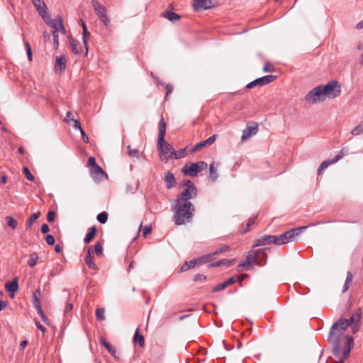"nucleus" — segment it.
<instances>
[{
  "label": "nucleus",
  "instance_id": "27",
  "mask_svg": "<svg viewBox=\"0 0 363 363\" xmlns=\"http://www.w3.org/2000/svg\"><path fill=\"white\" fill-rule=\"evenodd\" d=\"M96 233H97V229H96V225H94L91 228H90L89 230V232L87 233V234L86 235V236L84 239V242L86 244L89 243L93 240V238L96 235Z\"/></svg>",
  "mask_w": 363,
  "mask_h": 363
},
{
  "label": "nucleus",
  "instance_id": "22",
  "mask_svg": "<svg viewBox=\"0 0 363 363\" xmlns=\"http://www.w3.org/2000/svg\"><path fill=\"white\" fill-rule=\"evenodd\" d=\"M69 44L71 46V50L73 53L75 55H78L82 52V46L79 41L74 40L73 38L70 37L69 38Z\"/></svg>",
  "mask_w": 363,
  "mask_h": 363
},
{
  "label": "nucleus",
  "instance_id": "63",
  "mask_svg": "<svg viewBox=\"0 0 363 363\" xmlns=\"http://www.w3.org/2000/svg\"><path fill=\"white\" fill-rule=\"evenodd\" d=\"M152 231V228L150 225H146L145 226V228H143V235L144 237H146L147 235H149Z\"/></svg>",
  "mask_w": 363,
  "mask_h": 363
},
{
  "label": "nucleus",
  "instance_id": "25",
  "mask_svg": "<svg viewBox=\"0 0 363 363\" xmlns=\"http://www.w3.org/2000/svg\"><path fill=\"white\" fill-rule=\"evenodd\" d=\"M67 65V59L65 55H61L60 57H56V65L55 69H57V67H60V69L61 72H64L66 69Z\"/></svg>",
  "mask_w": 363,
  "mask_h": 363
},
{
  "label": "nucleus",
  "instance_id": "50",
  "mask_svg": "<svg viewBox=\"0 0 363 363\" xmlns=\"http://www.w3.org/2000/svg\"><path fill=\"white\" fill-rule=\"evenodd\" d=\"M105 311L104 308H97L96 311V317L99 320H104L105 319L104 317Z\"/></svg>",
  "mask_w": 363,
  "mask_h": 363
},
{
  "label": "nucleus",
  "instance_id": "48",
  "mask_svg": "<svg viewBox=\"0 0 363 363\" xmlns=\"http://www.w3.org/2000/svg\"><path fill=\"white\" fill-rule=\"evenodd\" d=\"M127 149H128V154L129 155L130 157H136V158L140 157V152L138 150H136V149L132 150L130 145H128Z\"/></svg>",
  "mask_w": 363,
  "mask_h": 363
},
{
  "label": "nucleus",
  "instance_id": "4",
  "mask_svg": "<svg viewBox=\"0 0 363 363\" xmlns=\"http://www.w3.org/2000/svg\"><path fill=\"white\" fill-rule=\"evenodd\" d=\"M159 133L157 137V149L160 153V157L162 161L167 162L169 158L173 157L174 149L173 147L165 142L164 137L166 134L167 123L163 117L159 121Z\"/></svg>",
  "mask_w": 363,
  "mask_h": 363
},
{
  "label": "nucleus",
  "instance_id": "36",
  "mask_svg": "<svg viewBox=\"0 0 363 363\" xmlns=\"http://www.w3.org/2000/svg\"><path fill=\"white\" fill-rule=\"evenodd\" d=\"M134 342H138L140 347H143L145 345V339L144 337L139 333V329L137 328L134 335Z\"/></svg>",
  "mask_w": 363,
  "mask_h": 363
},
{
  "label": "nucleus",
  "instance_id": "40",
  "mask_svg": "<svg viewBox=\"0 0 363 363\" xmlns=\"http://www.w3.org/2000/svg\"><path fill=\"white\" fill-rule=\"evenodd\" d=\"M333 161V159L332 160H324L320 164V166L318 167V175L320 174L321 172L325 169V168H327L330 164H334L335 163V162H332Z\"/></svg>",
  "mask_w": 363,
  "mask_h": 363
},
{
  "label": "nucleus",
  "instance_id": "14",
  "mask_svg": "<svg viewBox=\"0 0 363 363\" xmlns=\"http://www.w3.org/2000/svg\"><path fill=\"white\" fill-rule=\"evenodd\" d=\"M94 250L91 246H89L87 250V253L84 257V261L86 264L88 266L89 269L94 270H98L97 265L94 262Z\"/></svg>",
  "mask_w": 363,
  "mask_h": 363
},
{
  "label": "nucleus",
  "instance_id": "33",
  "mask_svg": "<svg viewBox=\"0 0 363 363\" xmlns=\"http://www.w3.org/2000/svg\"><path fill=\"white\" fill-rule=\"evenodd\" d=\"M209 178L215 182L218 179L217 168L215 167L214 163L210 164L209 167Z\"/></svg>",
  "mask_w": 363,
  "mask_h": 363
},
{
  "label": "nucleus",
  "instance_id": "39",
  "mask_svg": "<svg viewBox=\"0 0 363 363\" xmlns=\"http://www.w3.org/2000/svg\"><path fill=\"white\" fill-rule=\"evenodd\" d=\"M91 35V33L88 30L87 28H84V30H83L82 33V40L84 45L86 48V55L88 53V45H87V38H89Z\"/></svg>",
  "mask_w": 363,
  "mask_h": 363
},
{
  "label": "nucleus",
  "instance_id": "53",
  "mask_svg": "<svg viewBox=\"0 0 363 363\" xmlns=\"http://www.w3.org/2000/svg\"><path fill=\"white\" fill-rule=\"evenodd\" d=\"M175 155H173V157H174L176 159H180L184 157L186 155L185 149H181L178 151H176L174 150Z\"/></svg>",
  "mask_w": 363,
  "mask_h": 363
},
{
  "label": "nucleus",
  "instance_id": "52",
  "mask_svg": "<svg viewBox=\"0 0 363 363\" xmlns=\"http://www.w3.org/2000/svg\"><path fill=\"white\" fill-rule=\"evenodd\" d=\"M53 44L55 49H57L59 46V35L57 30H52Z\"/></svg>",
  "mask_w": 363,
  "mask_h": 363
},
{
  "label": "nucleus",
  "instance_id": "6",
  "mask_svg": "<svg viewBox=\"0 0 363 363\" xmlns=\"http://www.w3.org/2000/svg\"><path fill=\"white\" fill-rule=\"evenodd\" d=\"M325 99L326 98L334 99L340 95L341 86L337 81H330L325 85H320Z\"/></svg>",
  "mask_w": 363,
  "mask_h": 363
},
{
  "label": "nucleus",
  "instance_id": "61",
  "mask_svg": "<svg viewBox=\"0 0 363 363\" xmlns=\"http://www.w3.org/2000/svg\"><path fill=\"white\" fill-rule=\"evenodd\" d=\"M166 89V94H165V99H167V96L172 94L173 91V86L172 84H168L165 86Z\"/></svg>",
  "mask_w": 363,
  "mask_h": 363
},
{
  "label": "nucleus",
  "instance_id": "56",
  "mask_svg": "<svg viewBox=\"0 0 363 363\" xmlns=\"http://www.w3.org/2000/svg\"><path fill=\"white\" fill-rule=\"evenodd\" d=\"M94 252L97 255H99L101 254H102V252H103V247L101 245V243L99 242H96L95 245H94Z\"/></svg>",
  "mask_w": 363,
  "mask_h": 363
},
{
  "label": "nucleus",
  "instance_id": "24",
  "mask_svg": "<svg viewBox=\"0 0 363 363\" xmlns=\"http://www.w3.org/2000/svg\"><path fill=\"white\" fill-rule=\"evenodd\" d=\"M233 262H234V259L230 260L228 259H220L219 261H217V262H215L213 263L208 264V267L212 268V267H220V266L229 267V266L232 265Z\"/></svg>",
  "mask_w": 363,
  "mask_h": 363
},
{
  "label": "nucleus",
  "instance_id": "12",
  "mask_svg": "<svg viewBox=\"0 0 363 363\" xmlns=\"http://www.w3.org/2000/svg\"><path fill=\"white\" fill-rule=\"evenodd\" d=\"M33 4L35 7L36 10L41 16V17L47 21V18H50L48 15V8L43 0H31Z\"/></svg>",
  "mask_w": 363,
  "mask_h": 363
},
{
  "label": "nucleus",
  "instance_id": "11",
  "mask_svg": "<svg viewBox=\"0 0 363 363\" xmlns=\"http://www.w3.org/2000/svg\"><path fill=\"white\" fill-rule=\"evenodd\" d=\"M258 131V124L255 122L248 123L247 127L242 130V140H245L255 135Z\"/></svg>",
  "mask_w": 363,
  "mask_h": 363
},
{
  "label": "nucleus",
  "instance_id": "42",
  "mask_svg": "<svg viewBox=\"0 0 363 363\" xmlns=\"http://www.w3.org/2000/svg\"><path fill=\"white\" fill-rule=\"evenodd\" d=\"M108 213L105 211H103L97 215L96 219L100 223L104 224L108 220Z\"/></svg>",
  "mask_w": 363,
  "mask_h": 363
},
{
  "label": "nucleus",
  "instance_id": "45",
  "mask_svg": "<svg viewBox=\"0 0 363 363\" xmlns=\"http://www.w3.org/2000/svg\"><path fill=\"white\" fill-rule=\"evenodd\" d=\"M352 135H359L363 133V121L361 122L351 131Z\"/></svg>",
  "mask_w": 363,
  "mask_h": 363
},
{
  "label": "nucleus",
  "instance_id": "32",
  "mask_svg": "<svg viewBox=\"0 0 363 363\" xmlns=\"http://www.w3.org/2000/svg\"><path fill=\"white\" fill-rule=\"evenodd\" d=\"M90 172H91V174L93 175V176H95V177H98L99 175H101V176H106V172L104 171V169L99 166V165H96L94 168H91L90 169Z\"/></svg>",
  "mask_w": 363,
  "mask_h": 363
},
{
  "label": "nucleus",
  "instance_id": "3",
  "mask_svg": "<svg viewBox=\"0 0 363 363\" xmlns=\"http://www.w3.org/2000/svg\"><path fill=\"white\" fill-rule=\"evenodd\" d=\"M269 247L262 249L251 250L248 252L246 258L237 266V271L240 272L242 268L246 270L250 269L252 264L262 267L267 264V252Z\"/></svg>",
  "mask_w": 363,
  "mask_h": 363
},
{
  "label": "nucleus",
  "instance_id": "55",
  "mask_svg": "<svg viewBox=\"0 0 363 363\" xmlns=\"http://www.w3.org/2000/svg\"><path fill=\"white\" fill-rule=\"evenodd\" d=\"M45 240L48 245H52L55 243V238L50 234H48L45 237Z\"/></svg>",
  "mask_w": 363,
  "mask_h": 363
},
{
  "label": "nucleus",
  "instance_id": "1",
  "mask_svg": "<svg viewBox=\"0 0 363 363\" xmlns=\"http://www.w3.org/2000/svg\"><path fill=\"white\" fill-rule=\"evenodd\" d=\"M174 213L172 220L177 225H182L191 221L195 207L191 202L174 201L172 203Z\"/></svg>",
  "mask_w": 363,
  "mask_h": 363
},
{
  "label": "nucleus",
  "instance_id": "37",
  "mask_svg": "<svg viewBox=\"0 0 363 363\" xmlns=\"http://www.w3.org/2000/svg\"><path fill=\"white\" fill-rule=\"evenodd\" d=\"M6 225L10 227L12 230H15L17 228L18 223L16 219L12 216H6L5 218Z\"/></svg>",
  "mask_w": 363,
  "mask_h": 363
},
{
  "label": "nucleus",
  "instance_id": "57",
  "mask_svg": "<svg viewBox=\"0 0 363 363\" xmlns=\"http://www.w3.org/2000/svg\"><path fill=\"white\" fill-rule=\"evenodd\" d=\"M181 186L182 187H184V188H187L189 186H196V185L189 179H186V180H184L182 183H181Z\"/></svg>",
  "mask_w": 363,
  "mask_h": 363
},
{
  "label": "nucleus",
  "instance_id": "41",
  "mask_svg": "<svg viewBox=\"0 0 363 363\" xmlns=\"http://www.w3.org/2000/svg\"><path fill=\"white\" fill-rule=\"evenodd\" d=\"M98 18L100 20V21L102 22L107 28H108L110 26V18L107 15V12L98 16Z\"/></svg>",
  "mask_w": 363,
  "mask_h": 363
},
{
  "label": "nucleus",
  "instance_id": "30",
  "mask_svg": "<svg viewBox=\"0 0 363 363\" xmlns=\"http://www.w3.org/2000/svg\"><path fill=\"white\" fill-rule=\"evenodd\" d=\"M353 275L351 272H347L346 279L342 288V293H345L350 288V285L352 284Z\"/></svg>",
  "mask_w": 363,
  "mask_h": 363
},
{
  "label": "nucleus",
  "instance_id": "58",
  "mask_svg": "<svg viewBox=\"0 0 363 363\" xmlns=\"http://www.w3.org/2000/svg\"><path fill=\"white\" fill-rule=\"evenodd\" d=\"M73 121H74V125H73L74 128L79 129L81 134H84V130L82 128L81 123H80L79 121L74 119Z\"/></svg>",
  "mask_w": 363,
  "mask_h": 363
},
{
  "label": "nucleus",
  "instance_id": "23",
  "mask_svg": "<svg viewBox=\"0 0 363 363\" xmlns=\"http://www.w3.org/2000/svg\"><path fill=\"white\" fill-rule=\"evenodd\" d=\"M361 316H362V311H361V309L359 308L353 313V314L350 318V319H347V320L349 323V325H352V324H358L359 322L360 321Z\"/></svg>",
  "mask_w": 363,
  "mask_h": 363
},
{
  "label": "nucleus",
  "instance_id": "47",
  "mask_svg": "<svg viewBox=\"0 0 363 363\" xmlns=\"http://www.w3.org/2000/svg\"><path fill=\"white\" fill-rule=\"evenodd\" d=\"M257 216H252L249 220H248V222L247 223V225H246V228H245V230H243L242 231V233H246L247 232H248L250 230V227L255 224L256 220H257Z\"/></svg>",
  "mask_w": 363,
  "mask_h": 363
},
{
  "label": "nucleus",
  "instance_id": "10",
  "mask_svg": "<svg viewBox=\"0 0 363 363\" xmlns=\"http://www.w3.org/2000/svg\"><path fill=\"white\" fill-rule=\"evenodd\" d=\"M277 76L276 75H266L259 78L255 79L254 81L248 83L246 86L247 89H252L257 86H262L267 84H270L271 82L276 80Z\"/></svg>",
  "mask_w": 363,
  "mask_h": 363
},
{
  "label": "nucleus",
  "instance_id": "7",
  "mask_svg": "<svg viewBox=\"0 0 363 363\" xmlns=\"http://www.w3.org/2000/svg\"><path fill=\"white\" fill-rule=\"evenodd\" d=\"M325 100L320 85L312 89L305 96V101L311 104H315L318 101H324Z\"/></svg>",
  "mask_w": 363,
  "mask_h": 363
},
{
  "label": "nucleus",
  "instance_id": "38",
  "mask_svg": "<svg viewBox=\"0 0 363 363\" xmlns=\"http://www.w3.org/2000/svg\"><path fill=\"white\" fill-rule=\"evenodd\" d=\"M164 16L172 22L179 20L181 18V16L179 14L172 11L166 12Z\"/></svg>",
  "mask_w": 363,
  "mask_h": 363
},
{
  "label": "nucleus",
  "instance_id": "2",
  "mask_svg": "<svg viewBox=\"0 0 363 363\" xmlns=\"http://www.w3.org/2000/svg\"><path fill=\"white\" fill-rule=\"evenodd\" d=\"M349 327V323L345 318L337 320L330 328L328 341L333 345L332 352L336 357H339L341 351L340 337Z\"/></svg>",
  "mask_w": 363,
  "mask_h": 363
},
{
  "label": "nucleus",
  "instance_id": "54",
  "mask_svg": "<svg viewBox=\"0 0 363 363\" xmlns=\"http://www.w3.org/2000/svg\"><path fill=\"white\" fill-rule=\"evenodd\" d=\"M229 250V246L227 245H224L219 247L218 250H216L213 254V255H219L222 252H226Z\"/></svg>",
  "mask_w": 363,
  "mask_h": 363
},
{
  "label": "nucleus",
  "instance_id": "46",
  "mask_svg": "<svg viewBox=\"0 0 363 363\" xmlns=\"http://www.w3.org/2000/svg\"><path fill=\"white\" fill-rule=\"evenodd\" d=\"M24 45H25V47H26V54H27L28 60L30 62H31L32 59H33V53H32L31 46H30L29 42L27 41V40L24 41Z\"/></svg>",
  "mask_w": 363,
  "mask_h": 363
},
{
  "label": "nucleus",
  "instance_id": "19",
  "mask_svg": "<svg viewBox=\"0 0 363 363\" xmlns=\"http://www.w3.org/2000/svg\"><path fill=\"white\" fill-rule=\"evenodd\" d=\"M91 5L92 8L94 9L96 14L97 16H99L104 13L107 12L106 8L101 4L98 1L96 0H91Z\"/></svg>",
  "mask_w": 363,
  "mask_h": 363
},
{
  "label": "nucleus",
  "instance_id": "17",
  "mask_svg": "<svg viewBox=\"0 0 363 363\" xmlns=\"http://www.w3.org/2000/svg\"><path fill=\"white\" fill-rule=\"evenodd\" d=\"M345 344L346 345V348L343 352V358L345 359H347L352 348L354 346V339L352 336L346 335L345 336Z\"/></svg>",
  "mask_w": 363,
  "mask_h": 363
},
{
  "label": "nucleus",
  "instance_id": "60",
  "mask_svg": "<svg viewBox=\"0 0 363 363\" xmlns=\"http://www.w3.org/2000/svg\"><path fill=\"white\" fill-rule=\"evenodd\" d=\"M206 279V277L203 274H197L194 276V281H203Z\"/></svg>",
  "mask_w": 363,
  "mask_h": 363
},
{
  "label": "nucleus",
  "instance_id": "18",
  "mask_svg": "<svg viewBox=\"0 0 363 363\" xmlns=\"http://www.w3.org/2000/svg\"><path fill=\"white\" fill-rule=\"evenodd\" d=\"M235 282V277H233L227 279L223 283H220L219 284H217L212 289L213 292H218L219 291L223 290L228 286L232 285Z\"/></svg>",
  "mask_w": 363,
  "mask_h": 363
},
{
  "label": "nucleus",
  "instance_id": "59",
  "mask_svg": "<svg viewBox=\"0 0 363 363\" xmlns=\"http://www.w3.org/2000/svg\"><path fill=\"white\" fill-rule=\"evenodd\" d=\"M345 150L342 149L338 152V154L333 158V161L332 162H337L339 160H340L345 155Z\"/></svg>",
  "mask_w": 363,
  "mask_h": 363
},
{
  "label": "nucleus",
  "instance_id": "20",
  "mask_svg": "<svg viewBox=\"0 0 363 363\" xmlns=\"http://www.w3.org/2000/svg\"><path fill=\"white\" fill-rule=\"evenodd\" d=\"M184 175L190 177H196L198 174V171L196 170L194 163H191L190 165L185 164L182 169Z\"/></svg>",
  "mask_w": 363,
  "mask_h": 363
},
{
  "label": "nucleus",
  "instance_id": "21",
  "mask_svg": "<svg viewBox=\"0 0 363 363\" xmlns=\"http://www.w3.org/2000/svg\"><path fill=\"white\" fill-rule=\"evenodd\" d=\"M6 289L11 292L15 293L18 290V279L17 277L14 278L12 281L7 282L5 285Z\"/></svg>",
  "mask_w": 363,
  "mask_h": 363
},
{
  "label": "nucleus",
  "instance_id": "35",
  "mask_svg": "<svg viewBox=\"0 0 363 363\" xmlns=\"http://www.w3.org/2000/svg\"><path fill=\"white\" fill-rule=\"evenodd\" d=\"M213 254H208L196 259V260L197 262L198 265H201L211 261L213 259Z\"/></svg>",
  "mask_w": 363,
  "mask_h": 363
},
{
  "label": "nucleus",
  "instance_id": "62",
  "mask_svg": "<svg viewBox=\"0 0 363 363\" xmlns=\"http://www.w3.org/2000/svg\"><path fill=\"white\" fill-rule=\"evenodd\" d=\"M55 211H49L47 215V220L48 222H52L55 220Z\"/></svg>",
  "mask_w": 363,
  "mask_h": 363
},
{
  "label": "nucleus",
  "instance_id": "49",
  "mask_svg": "<svg viewBox=\"0 0 363 363\" xmlns=\"http://www.w3.org/2000/svg\"><path fill=\"white\" fill-rule=\"evenodd\" d=\"M23 173L25 176V177L30 182H33L34 180V176L31 174L29 169L28 167H24L23 169Z\"/></svg>",
  "mask_w": 363,
  "mask_h": 363
},
{
  "label": "nucleus",
  "instance_id": "16",
  "mask_svg": "<svg viewBox=\"0 0 363 363\" xmlns=\"http://www.w3.org/2000/svg\"><path fill=\"white\" fill-rule=\"evenodd\" d=\"M164 181L166 183V187L168 189H172L177 184L176 178L172 172L167 171L165 173Z\"/></svg>",
  "mask_w": 363,
  "mask_h": 363
},
{
  "label": "nucleus",
  "instance_id": "15",
  "mask_svg": "<svg viewBox=\"0 0 363 363\" xmlns=\"http://www.w3.org/2000/svg\"><path fill=\"white\" fill-rule=\"evenodd\" d=\"M216 138V135H213L212 136L209 137L208 139L201 141L200 143H198L194 145V147L192 148V152H196L200 150L201 149L203 148L204 147L209 146L212 145Z\"/></svg>",
  "mask_w": 363,
  "mask_h": 363
},
{
  "label": "nucleus",
  "instance_id": "26",
  "mask_svg": "<svg viewBox=\"0 0 363 363\" xmlns=\"http://www.w3.org/2000/svg\"><path fill=\"white\" fill-rule=\"evenodd\" d=\"M60 20H62V18L60 16H57L55 18H50L47 23L53 29V30H57V32H59Z\"/></svg>",
  "mask_w": 363,
  "mask_h": 363
},
{
  "label": "nucleus",
  "instance_id": "51",
  "mask_svg": "<svg viewBox=\"0 0 363 363\" xmlns=\"http://www.w3.org/2000/svg\"><path fill=\"white\" fill-rule=\"evenodd\" d=\"M263 71L264 72H274L275 71V68L272 63L267 62L264 65Z\"/></svg>",
  "mask_w": 363,
  "mask_h": 363
},
{
  "label": "nucleus",
  "instance_id": "8",
  "mask_svg": "<svg viewBox=\"0 0 363 363\" xmlns=\"http://www.w3.org/2000/svg\"><path fill=\"white\" fill-rule=\"evenodd\" d=\"M198 190L196 186H189L184 188L182 191L174 199V201L191 202L189 200L197 196Z\"/></svg>",
  "mask_w": 363,
  "mask_h": 363
},
{
  "label": "nucleus",
  "instance_id": "5",
  "mask_svg": "<svg viewBox=\"0 0 363 363\" xmlns=\"http://www.w3.org/2000/svg\"><path fill=\"white\" fill-rule=\"evenodd\" d=\"M307 226H302L289 229L279 235H277L276 245H281L296 240L301 232L305 230Z\"/></svg>",
  "mask_w": 363,
  "mask_h": 363
},
{
  "label": "nucleus",
  "instance_id": "44",
  "mask_svg": "<svg viewBox=\"0 0 363 363\" xmlns=\"http://www.w3.org/2000/svg\"><path fill=\"white\" fill-rule=\"evenodd\" d=\"M194 166L196 170L198 171V173L206 169L208 167L207 163L203 161H199L198 162L194 163Z\"/></svg>",
  "mask_w": 363,
  "mask_h": 363
},
{
  "label": "nucleus",
  "instance_id": "28",
  "mask_svg": "<svg viewBox=\"0 0 363 363\" xmlns=\"http://www.w3.org/2000/svg\"><path fill=\"white\" fill-rule=\"evenodd\" d=\"M196 265H198L196 259H191L189 262H186L180 268L179 272H184L189 269L194 268Z\"/></svg>",
  "mask_w": 363,
  "mask_h": 363
},
{
  "label": "nucleus",
  "instance_id": "13",
  "mask_svg": "<svg viewBox=\"0 0 363 363\" xmlns=\"http://www.w3.org/2000/svg\"><path fill=\"white\" fill-rule=\"evenodd\" d=\"M277 235H264L255 240L253 247H258L269 244L276 245Z\"/></svg>",
  "mask_w": 363,
  "mask_h": 363
},
{
  "label": "nucleus",
  "instance_id": "34",
  "mask_svg": "<svg viewBox=\"0 0 363 363\" xmlns=\"http://www.w3.org/2000/svg\"><path fill=\"white\" fill-rule=\"evenodd\" d=\"M40 213L37 212V213H33L29 217V218L28 219V220L26 222V230L29 229L32 226L33 223L40 217Z\"/></svg>",
  "mask_w": 363,
  "mask_h": 363
},
{
  "label": "nucleus",
  "instance_id": "64",
  "mask_svg": "<svg viewBox=\"0 0 363 363\" xmlns=\"http://www.w3.org/2000/svg\"><path fill=\"white\" fill-rule=\"evenodd\" d=\"M88 164L89 165L90 169L94 168L96 165H97L95 158L93 157H90L88 159Z\"/></svg>",
  "mask_w": 363,
  "mask_h": 363
},
{
  "label": "nucleus",
  "instance_id": "31",
  "mask_svg": "<svg viewBox=\"0 0 363 363\" xmlns=\"http://www.w3.org/2000/svg\"><path fill=\"white\" fill-rule=\"evenodd\" d=\"M100 342L101 345H103L106 348V350L108 351V352L112 355L114 357H116V351L115 350V348H113L112 347V345L108 342L104 338H101L100 340Z\"/></svg>",
  "mask_w": 363,
  "mask_h": 363
},
{
  "label": "nucleus",
  "instance_id": "29",
  "mask_svg": "<svg viewBox=\"0 0 363 363\" xmlns=\"http://www.w3.org/2000/svg\"><path fill=\"white\" fill-rule=\"evenodd\" d=\"M72 309H73V300L72 298V295L69 294V297L66 301L65 309H64L65 315H69V313H71Z\"/></svg>",
  "mask_w": 363,
  "mask_h": 363
},
{
  "label": "nucleus",
  "instance_id": "43",
  "mask_svg": "<svg viewBox=\"0 0 363 363\" xmlns=\"http://www.w3.org/2000/svg\"><path fill=\"white\" fill-rule=\"evenodd\" d=\"M38 256L36 253H33L30 255V259L28 262V264L30 267H34L38 262Z\"/></svg>",
  "mask_w": 363,
  "mask_h": 363
},
{
  "label": "nucleus",
  "instance_id": "9",
  "mask_svg": "<svg viewBox=\"0 0 363 363\" xmlns=\"http://www.w3.org/2000/svg\"><path fill=\"white\" fill-rule=\"evenodd\" d=\"M217 6L216 0H194L192 6L195 11L211 9Z\"/></svg>",
  "mask_w": 363,
  "mask_h": 363
}]
</instances>
